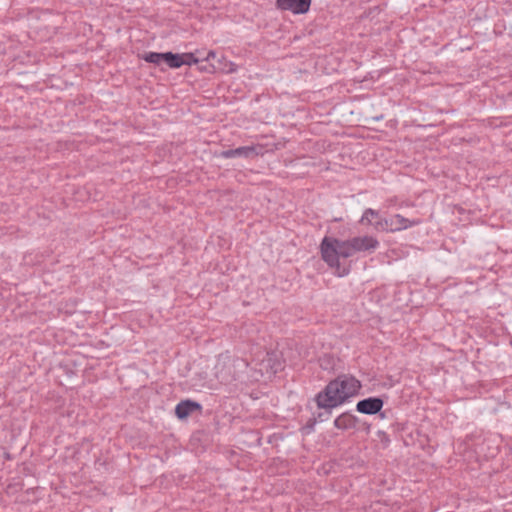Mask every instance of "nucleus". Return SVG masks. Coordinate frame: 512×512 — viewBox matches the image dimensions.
<instances>
[{"label":"nucleus","mask_w":512,"mask_h":512,"mask_svg":"<svg viewBox=\"0 0 512 512\" xmlns=\"http://www.w3.org/2000/svg\"><path fill=\"white\" fill-rule=\"evenodd\" d=\"M384 222L385 218L381 216L379 211H376L372 208L365 209L360 219L361 225L365 227H372L374 231H379L377 225L383 224Z\"/></svg>","instance_id":"6e6552de"},{"label":"nucleus","mask_w":512,"mask_h":512,"mask_svg":"<svg viewBox=\"0 0 512 512\" xmlns=\"http://www.w3.org/2000/svg\"><path fill=\"white\" fill-rule=\"evenodd\" d=\"M275 5L278 10L302 14L311 7V0H276Z\"/></svg>","instance_id":"423d86ee"},{"label":"nucleus","mask_w":512,"mask_h":512,"mask_svg":"<svg viewBox=\"0 0 512 512\" xmlns=\"http://www.w3.org/2000/svg\"><path fill=\"white\" fill-rule=\"evenodd\" d=\"M418 223L419 221L410 220L400 214H394L388 218H385V222L383 224H378V228H380V231L396 232L409 229Z\"/></svg>","instance_id":"39448f33"},{"label":"nucleus","mask_w":512,"mask_h":512,"mask_svg":"<svg viewBox=\"0 0 512 512\" xmlns=\"http://www.w3.org/2000/svg\"><path fill=\"white\" fill-rule=\"evenodd\" d=\"M169 68L178 69L184 65L191 66L199 63V58L193 53L174 54L170 53Z\"/></svg>","instance_id":"0eeeda50"},{"label":"nucleus","mask_w":512,"mask_h":512,"mask_svg":"<svg viewBox=\"0 0 512 512\" xmlns=\"http://www.w3.org/2000/svg\"><path fill=\"white\" fill-rule=\"evenodd\" d=\"M358 419L356 416L350 413H342L339 415L334 422V425L338 429L346 430L357 426Z\"/></svg>","instance_id":"9b49d317"},{"label":"nucleus","mask_w":512,"mask_h":512,"mask_svg":"<svg viewBox=\"0 0 512 512\" xmlns=\"http://www.w3.org/2000/svg\"><path fill=\"white\" fill-rule=\"evenodd\" d=\"M201 409V405L189 400L177 404L175 412L179 419L187 418L193 411Z\"/></svg>","instance_id":"9d476101"},{"label":"nucleus","mask_w":512,"mask_h":512,"mask_svg":"<svg viewBox=\"0 0 512 512\" xmlns=\"http://www.w3.org/2000/svg\"><path fill=\"white\" fill-rule=\"evenodd\" d=\"M346 241L334 237H324L320 244V253L322 260L334 269L335 275L342 277L348 275L349 269L340 264V257H349Z\"/></svg>","instance_id":"f03ea898"},{"label":"nucleus","mask_w":512,"mask_h":512,"mask_svg":"<svg viewBox=\"0 0 512 512\" xmlns=\"http://www.w3.org/2000/svg\"><path fill=\"white\" fill-rule=\"evenodd\" d=\"M251 151H252V148H250V147H239V148L234 149L235 157L242 156V155H248V153Z\"/></svg>","instance_id":"ddd939ff"},{"label":"nucleus","mask_w":512,"mask_h":512,"mask_svg":"<svg viewBox=\"0 0 512 512\" xmlns=\"http://www.w3.org/2000/svg\"><path fill=\"white\" fill-rule=\"evenodd\" d=\"M170 52L167 53H155L150 52L142 55L143 60H145L148 63H153L155 65H161L162 63H165L167 67H169L170 63Z\"/></svg>","instance_id":"f8f14e48"},{"label":"nucleus","mask_w":512,"mask_h":512,"mask_svg":"<svg viewBox=\"0 0 512 512\" xmlns=\"http://www.w3.org/2000/svg\"><path fill=\"white\" fill-rule=\"evenodd\" d=\"M205 61H212V60H215L216 63H211L207 66H201L199 67V70L201 72H206V73H216V72H221V73H225V74H230V73H234L236 71V64L233 63L232 61L228 60L224 55L218 57L216 56L215 52L210 50L205 58H204Z\"/></svg>","instance_id":"7ed1b4c3"},{"label":"nucleus","mask_w":512,"mask_h":512,"mask_svg":"<svg viewBox=\"0 0 512 512\" xmlns=\"http://www.w3.org/2000/svg\"><path fill=\"white\" fill-rule=\"evenodd\" d=\"M222 156H223L224 158H233V157H235L234 149L224 151V152L222 153Z\"/></svg>","instance_id":"4468645a"},{"label":"nucleus","mask_w":512,"mask_h":512,"mask_svg":"<svg viewBox=\"0 0 512 512\" xmlns=\"http://www.w3.org/2000/svg\"><path fill=\"white\" fill-rule=\"evenodd\" d=\"M345 241L349 257L354 253H360V251H374L379 247V241L369 235L354 237Z\"/></svg>","instance_id":"20e7f679"},{"label":"nucleus","mask_w":512,"mask_h":512,"mask_svg":"<svg viewBox=\"0 0 512 512\" xmlns=\"http://www.w3.org/2000/svg\"><path fill=\"white\" fill-rule=\"evenodd\" d=\"M383 401L379 398H368L357 404V410L363 414H375L383 408Z\"/></svg>","instance_id":"1a4fd4ad"},{"label":"nucleus","mask_w":512,"mask_h":512,"mask_svg":"<svg viewBox=\"0 0 512 512\" xmlns=\"http://www.w3.org/2000/svg\"><path fill=\"white\" fill-rule=\"evenodd\" d=\"M361 386V382L354 377L340 376L329 382L318 394L317 405L321 408H335L343 405L359 393Z\"/></svg>","instance_id":"f257e3e1"}]
</instances>
